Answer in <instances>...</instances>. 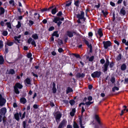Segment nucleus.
<instances>
[{
	"label": "nucleus",
	"mask_w": 128,
	"mask_h": 128,
	"mask_svg": "<svg viewBox=\"0 0 128 128\" xmlns=\"http://www.w3.org/2000/svg\"><path fill=\"white\" fill-rule=\"evenodd\" d=\"M14 90L16 94H19V92L18 88L16 87H14Z\"/></svg>",
	"instance_id": "nucleus-34"
},
{
	"label": "nucleus",
	"mask_w": 128,
	"mask_h": 128,
	"mask_svg": "<svg viewBox=\"0 0 128 128\" xmlns=\"http://www.w3.org/2000/svg\"><path fill=\"white\" fill-rule=\"evenodd\" d=\"M3 42L2 40H0V48H1L3 47Z\"/></svg>",
	"instance_id": "nucleus-40"
},
{
	"label": "nucleus",
	"mask_w": 128,
	"mask_h": 128,
	"mask_svg": "<svg viewBox=\"0 0 128 128\" xmlns=\"http://www.w3.org/2000/svg\"><path fill=\"white\" fill-rule=\"evenodd\" d=\"M109 62L107 60L106 61V63L105 64L104 66V72L106 71L107 70L109 64Z\"/></svg>",
	"instance_id": "nucleus-6"
},
{
	"label": "nucleus",
	"mask_w": 128,
	"mask_h": 128,
	"mask_svg": "<svg viewBox=\"0 0 128 128\" xmlns=\"http://www.w3.org/2000/svg\"><path fill=\"white\" fill-rule=\"evenodd\" d=\"M32 56V54L31 53H29L27 55V57L28 58H30Z\"/></svg>",
	"instance_id": "nucleus-50"
},
{
	"label": "nucleus",
	"mask_w": 128,
	"mask_h": 128,
	"mask_svg": "<svg viewBox=\"0 0 128 128\" xmlns=\"http://www.w3.org/2000/svg\"><path fill=\"white\" fill-rule=\"evenodd\" d=\"M121 14L124 15L126 14V11L123 8L121 9L120 11Z\"/></svg>",
	"instance_id": "nucleus-21"
},
{
	"label": "nucleus",
	"mask_w": 128,
	"mask_h": 128,
	"mask_svg": "<svg viewBox=\"0 0 128 128\" xmlns=\"http://www.w3.org/2000/svg\"><path fill=\"white\" fill-rule=\"evenodd\" d=\"M62 14V13L61 12H59L57 14V16H61Z\"/></svg>",
	"instance_id": "nucleus-57"
},
{
	"label": "nucleus",
	"mask_w": 128,
	"mask_h": 128,
	"mask_svg": "<svg viewBox=\"0 0 128 128\" xmlns=\"http://www.w3.org/2000/svg\"><path fill=\"white\" fill-rule=\"evenodd\" d=\"M32 40H33L31 38H30L28 40V42L29 44H30Z\"/></svg>",
	"instance_id": "nucleus-45"
},
{
	"label": "nucleus",
	"mask_w": 128,
	"mask_h": 128,
	"mask_svg": "<svg viewBox=\"0 0 128 128\" xmlns=\"http://www.w3.org/2000/svg\"><path fill=\"white\" fill-rule=\"evenodd\" d=\"M14 87L21 89L22 87V86L19 83H17L16 84Z\"/></svg>",
	"instance_id": "nucleus-10"
},
{
	"label": "nucleus",
	"mask_w": 128,
	"mask_h": 128,
	"mask_svg": "<svg viewBox=\"0 0 128 128\" xmlns=\"http://www.w3.org/2000/svg\"><path fill=\"white\" fill-rule=\"evenodd\" d=\"M56 7H55L54 8L52 9V13L53 14H54L56 13L57 12Z\"/></svg>",
	"instance_id": "nucleus-15"
},
{
	"label": "nucleus",
	"mask_w": 128,
	"mask_h": 128,
	"mask_svg": "<svg viewBox=\"0 0 128 128\" xmlns=\"http://www.w3.org/2000/svg\"><path fill=\"white\" fill-rule=\"evenodd\" d=\"M80 124L81 127L82 128H84V126H82V120L80 119Z\"/></svg>",
	"instance_id": "nucleus-41"
},
{
	"label": "nucleus",
	"mask_w": 128,
	"mask_h": 128,
	"mask_svg": "<svg viewBox=\"0 0 128 128\" xmlns=\"http://www.w3.org/2000/svg\"><path fill=\"white\" fill-rule=\"evenodd\" d=\"M71 3L72 2L70 1L68 2L66 4V6H68L71 5Z\"/></svg>",
	"instance_id": "nucleus-37"
},
{
	"label": "nucleus",
	"mask_w": 128,
	"mask_h": 128,
	"mask_svg": "<svg viewBox=\"0 0 128 128\" xmlns=\"http://www.w3.org/2000/svg\"><path fill=\"white\" fill-rule=\"evenodd\" d=\"M8 73L9 74H13L15 73V72L13 69H10L9 70Z\"/></svg>",
	"instance_id": "nucleus-29"
},
{
	"label": "nucleus",
	"mask_w": 128,
	"mask_h": 128,
	"mask_svg": "<svg viewBox=\"0 0 128 128\" xmlns=\"http://www.w3.org/2000/svg\"><path fill=\"white\" fill-rule=\"evenodd\" d=\"M88 35L89 36L92 37V36L93 34L92 32H90L88 33Z\"/></svg>",
	"instance_id": "nucleus-53"
},
{
	"label": "nucleus",
	"mask_w": 128,
	"mask_h": 128,
	"mask_svg": "<svg viewBox=\"0 0 128 128\" xmlns=\"http://www.w3.org/2000/svg\"><path fill=\"white\" fill-rule=\"evenodd\" d=\"M66 122L65 120H63L62 122L60 124L62 125L63 126H64V125L66 124Z\"/></svg>",
	"instance_id": "nucleus-28"
},
{
	"label": "nucleus",
	"mask_w": 128,
	"mask_h": 128,
	"mask_svg": "<svg viewBox=\"0 0 128 128\" xmlns=\"http://www.w3.org/2000/svg\"><path fill=\"white\" fill-rule=\"evenodd\" d=\"M4 61L3 57L2 56H0V64H3Z\"/></svg>",
	"instance_id": "nucleus-19"
},
{
	"label": "nucleus",
	"mask_w": 128,
	"mask_h": 128,
	"mask_svg": "<svg viewBox=\"0 0 128 128\" xmlns=\"http://www.w3.org/2000/svg\"><path fill=\"white\" fill-rule=\"evenodd\" d=\"M74 4L77 6H78L79 5V1H77L74 2Z\"/></svg>",
	"instance_id": "nucleus-52"
},
{
	"label": "nucleus",
	"mask_w": 128,
	"mask_h": 128,
	"mask_svg": "<svg viewBox=\"0 0 128 128\" xmlns=\"http://www.w3.org/2000/svg\"><path fill=\"white\" fill-rule=\"evenodd\" d=\"M121 58V55L120 54H119L117 57V59L118 60H120Z\"/></svg>",
	"instance_id": "nucleus-51"
},
{
	"label": "nucleus",
	"mask_w": 128,
	"mask_h": 128,
	"mask_svg": "<svg viewBox=\"0 0 128 128\" xmlns=\"http://www.w3.org/2000/svg\"><path fill=\"white\" fill-rule=\"evenodd\" d=\"M8 34V33L7 31H4L2 33V34L4 36H6Z\"/></svg>",
	"instance_id": "nucleus-42"
},
{
	"label": "nucleus",
	"mask_w": 128,
	"mask_h": 128,
	"mask_svg": "<svg viewBox=\"0 0 128 128\" xmlns=\"http://www.w3.org/2000/svg\"><path fill=\"white\" fill-rule=\"evenodd\" d=\"M6 24L7 25L8 28L10 29L12 28V26L10 22H7L6 23Z\"/></svg>",
	"instance_id": "nucleus-27"
},
{
	"label": "nucleus",
	"mask_w": 128,
	"mask_h": 128,
	"mask_svg": "<svg viewBox=\"0 0 128 128\" xmlns=\"http://www.w3.org/2000/svg\"><path fill=\"white\" fill-rule=\"evenodd\" d=\"M67 34L70 37H72L73 36V33L71 32H68Z\"/></svg>",
	"instance_id": "nucleus-25"
},
{
	"label": "nucleus",
	"mask_w": 128,
	"mask_h": 128,
	"mask_svg": "<svg viewBox=\"0 0 128 128\" xmlns=\"http://www.w3.org/2000/svg\"><path fill=\"white\" fill-rule=\"evenodd\" d=\"M103 43L104 47L106 49L108 47L110 46L111 45V42L109 41L104 42Z\"/></svg>",
	"instance_id": "nucleus-4"
},
{
	"label": "nucleus",
	"mask_w": 128,
	"mask_h": 128,
	"mask_svg": "<svg viewBox=\"0 0 128 128\" xmlns=\"http://www.w3.org/2000/svg\"><path fill=\"white\" fill-rule=\"evenodd\" d=\"M52 90L53 93H55L56 92V89L55 87V84L54 83H53V86L52 88Z\"/></svg>",
	"instance_id": "nucleus-18"
},
{
	"label": "nucleus",
	"mask_w": 128,
	"mask_h": 128,
	"mask_svg": "<svg viewBox=\"0 0 128 128\" xmlns=\"http://www.w3.org/2000/svg\"><path fill=\"white\" fill-rule=\"evenodd\" d=\"M98 34L99 35L100 37H101L103 35L102 30L101 29L98 30Z\"/></svg>",
	"instance_id": "nucleus-12"
},
{
	"label": "nucleus",
	"mask_w": 128,
	"mask_h": 128,
	"mask_svg": "<svg viewBox=\"0 0 128 128\" xmlns=\"http://www.w3.org/2000/svg\"><path fill=\"white\" fill-rule=\"evenodd\" d=\"M72 91L73 90L71 88L69 87L66 90V93L67 94H68V93L72 92Z\"/></svg>",
	"instance_id": "nucleus-17"
},
{
	"label": "nucleus",
	"mask_w": 128,
	"mask_h": 128,
	"mask_svg": "<svg viewBox=\"0 0 128 128\" xmlns=\"http://www.w3.org/2000/svg\"><path fill=\"white\" fill-rule=\"evenodd\" d=\"M102 13L103 14H104V15L105 16H106V15H107V14H108V12L106 11H104L103 10L102 11Z\"/></svg>",
	"instance_id": "nucleus-44"
},
{
	"label": "nucleus",
	"mask_w": 128,
	"mask_h": 128,
	"mask_svg": "<svg viewBox=\"0 0 128 128\" xmlns=\"http://www.w3.org/2000/svg\"><path fill=\"white\" fill-rule=\"evenodd\" d=\"M88 100L90 101L92 100V97L91 96H89L88 98Z\"/></svg>",
	"instance_id": "nucleus-59"
},
{
	"label": "nucleus",
	"mask_w": 128,
	"mask_h": 128,
	"mask_svg": "<svg viewBox=\"0 0 128 128\" xmlns=\"http://www.w3.org/2000/svg\"><path fill=\"white\" fill-rule=\"evenodd\" d=\"M118 90V88L116 86L114 87L112 89V90L113 92H114L116 90Z\"/></svg>",
	"instance_id": "nucleus-36"
},
{
	"label": "nucleus",
	"mask_w": 128,
	"mask_h": 128,
	"mask_svg": "<svg viewBox=\"0 0 128 128\" xmlns=\"http://www.w3.org/2000/svg\"><path fill=\"white\" fill-rule=\"evenodd\" d=\"M84 42L87 45V46L89 47L90 48H92L91 44H89V43L88 41L86 40H85Z\"/></svg>",
	"instance_id": "nucleus-23"
},
{
	"label": "nucleus",
	"mask_w": 128,
	"mask_h": 128,
	"mask_svg": "<svg viewBox=\"0 0 128 128\" xmlns=\"http://www.w3.org/2000/svg\"><path fill=\"white\" fill-rule=\"evenodd\" d=\"M58 51L60 52H61L63 51V50L62 48H59L58 49Z\"/></svg>",
	"instance_id": "nucleus-58"
},
{
	"label": "nucleus",
	"mask_w": 128,
	"mask_h": 128,
	"mask_svg": "<svg viewBox=\"0 0 128 128\" xmlns=\"http://www.w3.org/2000/svg\"><path fill=\"white\" fill-rule=\"evenodd\" d=\"M101 72H100L96 71L91 74L93 78H98L100 76Z\"/></svg>",
	"instance_id": "nucleus-2"
},
{
	"label": "nucleus",
	"mask_w": 128,
	"mask_h": 128,
	"mask_svg": "<svg viewBox=\"0 0 128 128\" xmlns=\"http://www.w3.org/2000/svg\"><path fill=\"white\" fill-rule=\"evenodd\" d=\"M114 42L115 44H116L118 45H119L120 43L117 40H114Z\"/></svg>",
	"instance_id": "nucleus-54"
},
{
	"label": "nucleus",
	"mask_w": 128,
	"mask_h": 128,
	"mask_svg": "<svg viewBox=\"0 0 128 128\" xmlns=\"http://www.w3.org/2000/svg\"><path fill=\"white\" fill-rule=\"evenodd\" d=\"M54 27L53 26L50 27L49 29L48 30L49 31H51L54 29Z\"/></svg>",
	"instance_id": "nucleus-48"
},
{
	"label": "nucleus",
	"mask_w": 128,
	"mask_h": 128,
	"mask_svg": "<svg viewBox=\"0 0 128 128\" xmlns=\"http://www.w3.org/2000/svg\"><path fill=\"white\" fill-rule=\"evenodd\" d=\"M4 12V9L2 8H0V14L1 15L3 14Z\"/></svg>",
	"instance_id": "nucleus-24"
},
{
	"label": "nucleus",
	"mask_w": 128,
	"mask_h": 128,
	"mask_svg": "<svg viewBox=\"0 0 128 128\" xmlns=\"http://www.w3.org/2000/svg\"><path fill=\"white\" fill-rule=\"evenodd\" d=\"M75 112V109L74 108L72 109V111L70 112V114L72 116H73Z\"/></svg>",
	"instance_id": "nucleus-16"
},
{
	"label": "nucleus",
	"mask_w": 128,
	"mask_h": 128,
	"mask_svg": "<svg viewBox=\"0 0 128 128\" xmlns=\"http://www.w3.org/2000/svg\"><path fill=\"white\" fill-rule=\"evenodd\" d=\"M21 26V23L20 22L18 21V24L16 26V27L17 28H19Z\"/></svg>",
	"instance_id": "nucleus-33"
},
{
	"label": "nucleus",
	"mask_w": 128,
	"mask_h": 128,
	"mask_svg": "<svg viewBox=\"0 0 128 128\" xmlns=\"http://www.w3.org/2000/svg\"><path fill=\"white\" fill-rule=\"evenodd\" d=\"M64 19V18H60L59 17H55L53 20V22L56 23H57L58 26H59L62 23V22L60 21V20H63Z\"/></svg>",
	"instance_id": "nucleus-1"
},
{
	"label": "nucleus",
	"mask_w": 128,
	"mask_h": 128,
	"mask_svg": "<svg viewBox=\"0 0 128 128\" xmlns=\"http://www.w3.org/2000/svg\"><path fill=\"white\" fill-rule=\"evenodd\" d=\"M110 81L112 83L114 82L115 81V78L114 77H112L111 78Z\"/></svg>",
	"instance_id": "nucleus-47"
},
{
	"label": "nucleus",
	"mask_w": 128,
	"mask_h": 128,
	"mask_svg": "<svg viewBox=\"0 0 128 128\" xmlns=\"http://www.w3.org/2000/svg\"><path fill=\"white\" fill-rule=\"evenodd\" d=\"M31 44L33 45H34V47L36 46V44L35 41L34 40H33L31 42Z\"/></svg>",
	"instance_id": "nucleus-39"
},
{
	"label": "nucleus",
	"mask_w": 128,
	"mask_h": 128,
	"mask_svg": "<svg viewBox=\"0 0 128 128\" xmlns=\"http://www.w3.org/2000/svg\"><path fill=\"white\" fill-rule=\"evenodd\" d=\"M25 114H26V112H25L22 115V116L21 118V119H22L24 118L25 116Z\"/></svg>",
	"instance_id": "nucleus-55"
},
{
	"label": "nucleus",
	"mask_w": 128,
	"mask_h": 128,
	"mask_svg": "<svg viewBox=\"0 0 128 128\" xmlns=\"http://www.w3.org/2000/svg\"><path fill=\"white\" fill-rule=\"evenodd\" d=\"M10 4L12 6L14 5V2L13 0H11L9 1Z\"/></svg>",
	"instance_id": "nucleus-35"
},
{
	"label": "nucleus",
	"mask_w": 128,
	"mask_h": 128,
	"mask_svg": "<svg viewBox=\"0 0 128 128\" xmlns=\"http://www.w3.org/2000/svg\"><path fill=\"white\" fill-rule=\"evenodd\" d=\"M20 102L21 103H22L23 104H25L26 102V99L24 98H20Z\"/></svg>",
	"instance_id": "nucleus-13"
},
{
	"label": "nucleus",
	"mask_w": 128,
	"mask_h": 128,
	"mask_svg": "<svg viewBox=\"0 0 128 128\" xmlns=\"http://www.w3.org/2000/svg\"><path fill=\"white\" fill-rule=\"evenodd\" d=\"M34 24V22L32 20H30L29 21V24L30 26H31Z\"/></svg>",
	"instance_id": "nucleus-46"
},
{
	"label": "nucleus",
	"mask_w": 128,
	"mask_h": 128,
	"mask_svg": "<svg viewBox=\"0 0 128 128\" xmlns=\"http://www.w3.org/2000/svg\"><path fill=\"white\" fill-rule=\"evenodd\" d=\"M6 100L4 98H2L1 95L0 94V106H3L6 102Z\"/></svg>",
	"instance_id": "nucleus-3"
},
{
	"label": "nucleus",
	"mask_w": 128,
	"mask_h": 128,
	"mask_svg": "<svg viewBox=\"0 0 128 128\" xmlns=\"http://www.w3.org/2000/svg\"><path fill=\"white\" fill-rule=\"evenodd\" d=\"M94 58V57L93 56L90 57L89 59V60L90 61H92Z\"/></svg>",
	"instance_id": "nucleus-49"
},
{
	"label": "nucleus",
	"mask_w": 128,
	"mask_h": 128,
	"mask_svg": "<svg viewBox=\"0 0 128 128\" xmlns=\"http://www.w3.org/2000/svg\"><path fill=\"white\" fill-rule=\"evenodd\" d=\"M32 37L35 40L37 39L38 38V36L36 34H33L32 36Z\"/></svg>",
	"instance_id": "nucleus-14"
},
{
	"label": "nucleus",
	"mask_w": 128,
	"mask_h": 128,
	"mask_svg": "<svg viewBox=\"0 0 128 128\" xmlns=\"http://www.w3.org/2000/svg\"><path fill=\"white\" fill-rule=\"evenodd\" d=\"M21 37V36L20 35L17 36H15L14 37V38L15 40L17 41L18 42H19L20 40H18Z\"/></svg>",
	"instance_id": "nucleus-22"
},
{
	"label": "nucleus",
	"mask_w": 128,
	"mask_h": 128,
	"mask_svg": "<svg viewBox=\"0 0 128 128\" xmlns=\"http://www.w3.org/2000/svg\"><path fill=\"white\" fill-rule=\"evenodd\" d=\"M24 82L26 84H31L30 80L28 78H27L25 80Z\"/></svg>",
	"instance_id": "nucleus-11"
},
{
	"label": "nucleus",
	"mask_w": 128,
	"mask_h": 128,
	"mask_svg": "<svg viewBox=\"0 0 128 128\" xmlns=\"http://www.w3.org/2000/svg\"><path fill=\"white\" fill-rule=\"evenodd\" d=\"M93 103V102H86L85 103L86 105L87 106H90L91 104H92Z\"/></svg>",
	"instance_id": "nucleus-38"
},
{
	"label": "nucleus",
	"mask_w": 128,
	"mask_h": 128,
	"mask_svg": "<svg viewBox=\"0 0 128 128\" xmlns=\"http://www.w3.org/2000/svg\"><path fill=\"white\" fill-rule=\"evenodd\" d=\"M14 117L15 119L18 120H19V115L18 113H16L14 114Z\"/></svg>",
	"instance_id": "nucleus-26"
},
{
	"label": "nucleus",
	"mask_w": 128,
	"mask_h": 128,
	"mask_svg": "<svg viewBox=\"0 0 128 128\" xmlns=\"http://www.w3.org/2000/svg\"><path fill=\"white\" fill-rule=\"evenodd\" d=\"M100 62L102 64H103L105 62V60L104 59H102L100 60Z\"/></svg>",
	"instance_id": "nucleus-56"
},
{
	"label": "nucleus",
	"mask_w": 128,
	"mask_h": 128,
	"mask_svg": "<svg viewBox=\"0 0 128 128\" xmlns=\"http://www.w3.org/2000/svg\"><path fill=\"white\" fill-rule=\"evenodd\" d=\"M84 13L83 12H81L80 14H79L78 15V18L80 19H82L84 17Z\"/></svg>",
	"instance_id": "nucleus-9"
},
{
	"label": "nucleus",
	"mask_w": 128,
	"mask_h": 128,
	"mask_svg": "<svg viewBox=\"0 0 128 128\" xmlns=\"http://www.w3.org/2000/svg\"><path fill=\"white\" fill-rule=\"evenodd\" d=\"M95 118L100 125L101 126L102 124L97 114H95Z\"/></svg>",
	"instance_id": "nucleus-8"
},
{
	"label": "nucleus",
	"mask_w": 128,
	"mask_h": 128,
	"mask_svg": "<svg viewBox=\"0 0 128 128\" xmlns=\"http://www.w3.org/2000/svg\"><path fill=\"white\" fill-rule=\"evenodd\" d=\"M128 82V78H125L124 80V83H127Z\"/></svg>",
	"instance_id": "nucleus-61"
},
{
	"label": "nucleus",
	"mask_w": 128,
	"mask_h": 128,
	"mask_svg": "<svg viewBox=\"0 0 128 128\" xmlns=\"http://www.w3.org/2000/svg\"><path fill=\"white\" fill-rule=\"evenodd\" d=\"M57 32H54L53 34V36H55L57 37H58L59 36V35L58 34Z\"/></svg>",
	"instance_id": "nucleus-32"
},
{
	"label": "nucleus",
	"mask_w": 128,
	"mask_h": 128,
	"mask_svg": "<svg viewBox=\"0 0 128 128\" xmlns=\"http://www.w3.org/2000/svg\"><path fill=\"white\" fill-rule=\"evenodd\" d=\"M67 128H72V126L69 125H68Z\"/></svg>",
	"instance_id": "nucleus-64"
},
{
	"label": "nucleus",
	"mask_w": 128,
	"mask_h": 128,
	"mask_svg": "<svg viewBox=\"0 0 128 128\" xmlns=\"http://www.w3.org/2000/svg\"><path fill=\"white\" fill-rule=\"evenodd\" d=\"M62 116L61 114L60 113L57 114L55 117L56 119V122H58L59 121V120Z\"/></svg>",
	"instance_id": "nucleus-5"
},
{
	"label": "nucleus",
	"mask_w": 128,
	"mask_h": 128,
	"mask_svg": "<svg viewBox=\"0 0 128 128\" xmlns=\"http://www.w3.org/2000/svg\"><path fill=\"white\" fill-rule=\"evenodd\" d=\"M70 104L71 105H73L74 104L75 102L74 101V100H71L70 101Z\"/></svg>",
	"instance_id": "nucleus-43"
},
{
	"label": "nucleus",
	"mask_w": 128,
	"mask_h": 128,
	"mask_svg": "<svg viewBox=\"0 0 128 128\" xmlns=\"http://www.w3.org/2000/svg\"><path fill=\"white\" fill-rule=\"evenodd\" d=\"M73 126L74 128H78V126L77 124L75 122H74Z\"/></svg>",
	"instance_id": "nucleus-31"
},
{
	"label": "nucleus",
	"mask_w": 128,
	"mask_h": 128,
	"mask_svg": "<svg viewBox=\"0 0 128 128\" xmlns=\"http://www.w3.org/2000/svg\"><path fill=\"white\" fill-rule=\"evenodd\" d=\"M122 42L123 43H125L126 42V40L124 39H123L122 40Z\"/></svg>",
	"instance_id": "nucleus-63"
},
{
	"label": "nucleus",
	"mask_w": 128,
	"mask_h": 128,
	"mask_svg": "<svg viewBox=\"0 0 128 128\" xmlns=\"http://www.w3.org/2000/svg\"><path fill=\"white\" fill-rule=\"evenodd\" d=\"M126 65L124 64L122 65L121 66V69L122 70H124L126 68Z\"/></svg>",
	"instance_id": "nucleus-20"
},
{
	"label": "nucleus",
	"mask_w": 128,
	"mask_h": 128,
	"mask_svg": "<svg viewBox=\"0 0 128 128\" xmlns=\"http://www.w3.org/2000/svg\"><path fill=\"white\" fill-rule=\"evenodd\" d=\"M6 111V109L5 108H3L0 110V114L2 115H4Z\"/></svg>",
	"instance_id": "nucleus-7"
},
{
	"label": "nucleus",
	"mask_w": 128,
	"mask_h": 128,
	"mask_svg": "<svg viewBox=\"0 0 128 128\" xmlns=\"http://www.w3.org/2000/svg\"><path fill=\"white\" fill-rule=\"evenodd\" d=\"M6 44L8 46H10L13 44V42H12L8 41L7 42Z\"/></svg>",
	"instance_id": "nucleus-30"
},
{
	"label": "nucleus",
	"mask_w": 128,
	"mask_h": 128,
	"mask_svg": "<svg viewBox=\"0 0 128 128\" xmlns=\"http://www.w3.org/2000/svg\"><path fill=\"white\" fill-rule=\"evenodd\" d=\"M13 107L16 108L17 107V105L16 103H14L13 105Z\"/></svg>",
	"instance_id": "nucleus-62"
},
{
	"label": "nucleus",
	"mask_w": 128,
	"mask_h": 128,
	"mask_svg": "<svg viewBox=\"0 0 128 128\" xmlns=\"http://www.w3.org/2000/svg\"><path fill=\"white\" fill-rule=\"evenodd\" d=\"M32 74L33 76H35V77H36V78H38V76L36 74H34L33 72H32Z\"/></svg>",
	"instance_id": "nucleus-60"
}]
</instances>
